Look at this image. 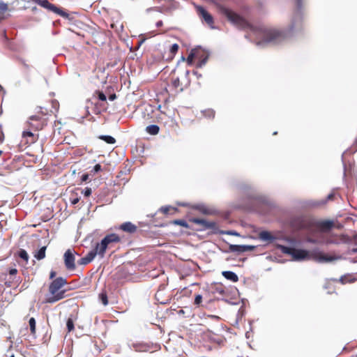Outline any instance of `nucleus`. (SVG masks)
Instances as JSON below:
<instances>
[{"instance_id": "30", "label": "nucleus", "mask_w": 357, "mask_h": 357, "mask_svg": "<svg viewBox=\"0 0 357 357\" xmlns=\"http://www.w3.org/2000/svg\"><path fill=\"white\" fill-rule=\"evenodd\" d=\"M68 331L70 332L74 329V324L71 319H68L66 323Z\"/></svg>"}, {"instance_id": "38", "label": "nucleus", "mask_w": 357, "mask_h": 357, "mask_svg": "<svg viewBox=\"0 0 357 357\" xmlns=\"http://www.w3.org/2000/svg\"><path fill=\"white\" fill-rule=\"evenodd\" d=\"M175 223L176 225H181V226H186L187 225L186 222L184 220H176Z\"/></svg>"}, {"instance_id": "46", "label": "nucleus", "mask_w": 357, "mask_h": 357, "mask_svg": "<svg viewBox=\"0 0 357 357\" xmlns=\"http://www.w3.org/2000/svg\"><path fill=\"white\" fill-rule=\"evenodd\" d=\"M353 149H354V152H356L357 151V139L355 140L353 144Z\"/></svg>"}, {"instance_id": "42", "label": "nucleus", "mask_w": 357, "mask_h": 357, "mask_svg": "<svg viewBox=\"0 0 357 357\" xmlns=\"http://www.w3.org/2000/svg\"><path fill=\"white\" fill-rule=\"evenodd\" d=\"M178 84H179V79L176 78L173 81V85L174 87H178Z\"/></svg>"}, {"instance_id": "4", "label": "nucleus", "mask_w": 357, "mask_h": 357, "mask_svg": "<svg viewBox=\"0 0 357 357\" xmlns=\"http://www.w3.org/2000/svg\"><path fill=\"white\" fill-rule=\"evenodd\" d=\"M26 2H31L33 1L36 3V4L40 6L41 7L54 13L59 15H60L62 17H64L66 19L69 18V14L61 9L60 8L56 6L54 4L51 3L48 0H24Z\"/></svg>"}, {"instance_id": "36", "label": "nucleus", "mask_w": 357, "mask_h": 357, "mask_svg": "<svg viewBox=\"0 0 357 357\" xmlns=\"http://www.w3.org/2000/svg\"><path fill=\"white\" fill-rule=\"evenodd\" d=\"M178 50V45L177 44H173L171 47V52L175 53Z\"/></svg>"}, {"instance_id": "39", "label": "nucleus", "mask_w": 357, "mask_h": 357, "mask_svg": "<svg viewBox=\"0 0 357 357\" xmlns=\"http://www.w3.org/2000/svg\"><path fill=\"white\" fill-rule=\"evenodd\" d=\"M100 169H101V166L99 164L96 165L93 167V172L95 173L98 172L99 171H100Z\"/></svg>"}, {"instance_id": "44", "label": "nucleus", "mask_w": 357, "mask_h": 357, "mask_svg": "<svg viewBox=\"0 0 357 357\" xmlns=\"http://www.w3.org/2000/svg\"><path fill=\"white\" fill-rule=\"evenodd\" d=\"M227 234L233 235V236H238L239 235L238 233H237L236 231H229L227 232Z\"/></svg>"}, {"instance_id": "21", "label": "nucleus", "mask_w": 357, "mask_h": 357, "mask_svg": "<svg viewBox=\"0 0 357 357\" xmlns=\"http://www.w3.org/2000/svg\"><path fill=\"white\" fill-rule=\"evenodd\" d=\"M160 128L157 125H150L146 128V131L152 135H157L159 132Z\"/></svg>"}, {"instance_id": "35", "label": "nucleus", "mask_w": 357, "mask_h": 357, "mask_svg": "<svg viewBox=\"0 0 357 357\" xmlns=\"http://www.w3.org/2000/svg\"><path fill=\"white\" fill-rule=\"evenodd\" d=\"M92 190L90 188H86L84 191V195L85 197H89L91 195Z\"/></svg>"}, {"instance_id": "22", "label": "nucleus", "mask_w": 357, "mask_h": 357, "mask_svg": "<svg viewBox=\"0 0 357 357\" xmlns=\"http://www.w3.org/2000/svg\"><path fill=\"white\" fill-rule=\"evenodd\" d=\"M8 10L6 3L0 2V21L6 18V13Z\"/></svg>"}, {"instance_id": "16", "label": "nucleus", "mask_w": 357, "mask_h": 357, "mask_svg": "<svg viewBox=\"0 0 357 357\" xmlns=\"http://www.w3.org/2000/svg\"><path fill=\"white\" fill-rule=\"evenodd\" d=\"M22 137L27 139V143L33 144L38 139V135H34L31 131H24L22 132Z\"/></svg>"}, {"instance_id": "54", "label": "nucleus", "mask_w": 357, "mask_h": 357, "mask_svg": "<svg viewBox=\"0 0 357 357\" xmlns=\"http://www.w3.org/2000/svg\"><path fill=\"white\" fill-rule=\"evenodd\" d=\"M85 110H86V116L88 115L89 114V112L88 110V107H85Z\"/></svg>"}, {"instance_id": "17", "label": "nucleus", "mask_w": 357, "mask_h": 357, "mask_svg": "<svg viewBox=\"0 0 357 357\" xmlns=\"http://www.w3.org/2000/svg\"><path fill=\"white\" fill-rule=\"evenodd\" d=\"M305 241L313 244H321V232H317L312 236H307Z\"/></svg>"}, {"instance_id": "27", "label": "nucleus", "mask_w": 357, "mask_h": 357, "mask_svg": "<svg viewBox=\"0 0 357 357\" xmlns=\"http://www.w3.org/2000/svg\"><path fill=\"white\" fill-rule=\"evenodd\" d=\"M29 324L30 326V330L32 334H35L36 333V320L33 317L30 318L29 321Z\"/></svg>"}, {"instance_id": "51", "label": "nucleus", "mask_w": 357, "mask_h": 357, "mask_svg": "<svg viewBox=\"0 0 357 357\" xmlns=\"http://www.w3.org/2000/svg\"><path fill=\"white\" fill-rule=\"evenodd\" d=\"M333 194L331 193L328 195L327 199H328V200H331L333 199Z\"/></svg>"}, {"instance_id": "56", "label": "nucleus", "mask_w": 357, "mask_h": 357, "mask_svg": "<svg viewBox=\"0 0 357 357\" xmlns=\"http://www.w3.org/2000/svg\"><path fill=\"white\" fill-rule=\"evenodd\" d=\"M143 42H144V40H140L139 42L138 47H139L143 43Z\"/></svg>"}, {"instance_id": "25", "label": "nucleus", "mask_w": 357, "mask_h": 357, "mask_svg": "<svg viewBox=\"0 0 357 357\" xmlns=\"http://www.w3.org/2000/svg\"><path fill=\"white\" fill-rule=\"evenodd\" d=\"M98 138L105 141L107 144H113L116 142V139L113 137L109 135H100Z\"/></svg>"}, {"instance_id": "9", "label": "nucleus", "mask_w": 357, "mask_h": 357, "mask_svg": "<svg viewBox=\"0 0 357 357\" xmlns=\"http://www.w3.org/2000/svg\"><path fill=\"white\" fill-rule=\"evenodd\" d=\"M312 258L314 261L319 263H328L333 261L340 259V257L330 256L323 252H315L312 255Z\"/></svg>"}, {"instance_id": "10", "label": "nucleus", "mask_w": 357, "mask_h": 357, "mask_svg": "<svg viewBox=\"0 0 357 357\" xmlns=\"http://www.w3.org/2000/svg\"><path fill=\"white\" fill-rule=\"evenodd\" d=\"M192 222L201 227L202 229H215L216 223L202 218H193Z\"/></svg>"}, {"instance_id": "3", "label": "nucleus", "mask_w": 357, "mask_h": 357, "mask_svg": "<svg viewBox=\"0 0 357 357\" xmlns=\"http://www.w3.org/2000/svg\"><path fill=\"white\" fill-rule=\"evenodd\" d=\"M280 250L284 254L291 255L295 261H303L310 259V253L307 250L296 249L285 245H279Z\"/></svg>"}, {"instance_id": "40", "label": "nucleus", "mask_w": 357, "mask_h": 357, "mask_svg": "<svg viewBox=\"0 0 357 357\" xmlns=\"http://www.w3.org/2000/svg\"><path fill=\"white\" fill-rule=\"evenodd\" d=\"M17 273V270L16 268H11L9 270V274L10 276L15 275Z\"/></svg>"}, {"instance_id": "60", "label": "nucleus", "mask_w": 357, "mask_h": 357, "mask_svg": "<svg viewBox=\"0 0 357 357\" xmlns=\"http://www.w3.org/2000/svg\"><path fill=\"white\" fill-rule=\"evenodd\" d=\"M10 357H15L14 355L10 356Z\"/></svg>"}, {"instance_id": "15", "label": "nucleus", "mask_w": 357, "mask_h": 357, "mask_svg": "<svg viewBox=\"0 0 357 357\" xmlns=\"http://www.w3.org/2000/svg\"><path fill=\"white\" fill-rule=\"evenodd\" d=\"M96 255H98L100 256L101 258H103L104 257V254H101L100 252H99V249H98V246L97 245H96L94 249H93L92 250H91L86 256H85V258L87 259L88 261L90 263L91 262L93 259L95 258V257Z\"/></svg>"}, {"instance_id": "47", "label": "nucleus", "mask_w": 357, "mask_h": 357, "mask_svg": "<svg viewBox=\"0 0 357 357\" xmlns=\"http://www.w3.org/2000/svg\"><path fill=\"white\" fill-rule=\"evenodd\" d=\"M55 275H56V272L54 271H52L50 272V278L52 279V278H54L55 277Z\"/></svg>"}, {"instance_id": "33", "label": "nucleus", "mask_w": 357, "mask_h": 357, "mask_svg": "<svg viewBox=\"0 0 357 357\" xmlns=\"http://www.w3.org/2000/svg\"><path fill=\"white\" fill-rule=\"evenodd\" d=\"M202 296L199 294L197 295L195 298V304L199 305L202 303Z\"/></svg>"}, {"instance_id": "5", "label": "nucleus", "mask_w": 357, "mask_h": 357, "mask_svg": "<svg viewBox=\"0 0 357 357\" xmlns=\"http://www.w3.org/2000/svg\"><path fill=\"white\" fill-rule=\"evenodd\" d=\"M347 238L344 235L338 236L332 233H321V244H340L345 243Z\"/></svg>"}, {"instance_id": "23", "label": "nucleus", "mask_w": 357, "mask_h": 357, "mask_svg": "<svg viewBox=\"0 0 357 357\" xmlns=\"http://www.w3.org/2000/svg\"><path fill=\"white\" fill-rule=\"evenodd\" d=\"M204 53L202 52V51L200 50V52H199V56L197 58L199 59V63H197V67H202L204 65H205V63H206L207 61V59H208V54H206L204 55V58H202V56H204Z\"/></svg>"}, {"instance_id": "49", "label": "nucleus", "mask_w": 357, "mask_h": 357, "mask_svg": "<svg viewBox=\"0 0 357 357\" xmlns=\"http://www.w3.org/2000/svg\"><path fill=\"white\" fill-rule=\"evenodd\" d=\"M115 98H116L115 94H112V95L109 96V100H112V101L114 100Z\"/></svg>"}, {"instance_id": "37", "label": "nucleus", "mask_w": 357, "mask_h": 357, "mask_svg": "<svg viewBox=\"0 0 357 357\" xmlns=\"http://www.w3.org/2000/svg\"><path fill=\"white\" fill-rule=\"evenodd\" d=\"M170 209V207L169 206H163L160 208V211L165 213V214H167L169 213V211Z\"/></svg>"}, {"instance_id": "14", "label": "nucleus", "mask_w": 357, "mask_h": 357, "mask_svg": "<svg viewBox=\"0 0 357 357\" xmlns=\"http://www.w3.org/2000/svg\"><path fill=\"white\" fill-rule=\"evenodd\" d=\"M119 229L125 232L133 234L136 232L137 227L130 222H126L120 225Z\"/></svg>"}, {"instance_id": "24", "label": "nucleus", "mask_w": 357, "mask_h": 357, "mask_svg": "<svg viewBox=\"0 0 357 357\" xmlns=\"http://www.w3.org/2000/svg\"><path fill=\"white\" fill-rule=\"evenodd\" d=\"M46 247H42L34 255L38 260H41L45 257Z\"/></svg>"}, {"instance_id": "11", "label": "nucleus", "mask_w": 357, "mask_h": 357, "mask_svg": "<svg viewBox=\"0 0 357 357\" xmlns=\"http://www.w3.org/2000/svg\"><path fill=\"white\" fill-rule=\"evenodd\" d=\"M255 248L254 245H229V251L231 252L243 253L248 251H252Z\"/></svg>"}, {"instance_id": "32", "label": "nucleus", "mask_w": 357, "mask_h": 357, "mask_svg": "<svg viewBox=\"0 0 357 357\" xmlns=\"http://www.w3.org/2000/svg\"><path fill=\"white\" fill-rule=\"evenodd\" d=\"M78 264L79 265H86L88 264L89 262L88 261L87 259L85 258V257L81 258L78 261H77Z\"/></svg>"}, {"instance_id": "20", "label": "nucleus", "mask_w": 357, "mask_h": 357, "mask_svg": "<svg viewBox=\"0 0 357 357\" xmlns=\"http://www.w3.org/2000/svg\"><path fill=\"white\" fill-rule=\"evenodd\" d=\"M259 237L263 241H273L274 240V237L266 231H261L259 234Z\"/></svg>"}, {"instance_id": "29", "label": "nucleus", "mask_w": 357, "mask_h": 357, "mask_svg": "<svg viewBox=\"0 0 357 357\" xmlns=\"http://www.w3.org/2000/svg\"><path fill=\"white\" fill-rule=\"evenodd\" d=\"M19 257L24 259L26 262L28 261L29 259V255L26 250H20L18 253Z\"/></svg>"}, {"instance_id": "6", "label": "nucleus", "mask_w": 357, "mask_h": 357, "mask_svg": "<svg viewBox=\"0 0 357 357\" xmlns=\"http://www.w3.org/2000/svg\"><path fill=\"white\" fill-rule=\"evenodd\" d=\"M120 241L121 238L117 234H110L107 235L102 239L100 243H98L96 245L98 246L99 252L105 255L106 250L109 248L110 244L119 243Z\"/></svg>"}, {"instance_id": "43", "label": "nucleus", "mask_w": 357, "mask_h": 357, "mask_svg": "<svg viewBox=\"0 0 357 357\" xmlns=\"http://www.w3.org/2000/svg\"><path fill=\"white\" fill-rule=\"evenodd\" d=\"M347 276H344V277H341L340 279V281L342 283V284H344L346 282H347Z\"/></svg>"}, {"instance_id": "2", "label": "nucleus", "mask_w": 357, "mask_h": 357, "mask_svg": "<svg viewBox=\"0 0 357 357\" xmlns=\"http://www.w3.org/2000/svg\"><path fill=\"white\" fill-rule=\"evenodd\" d=\"M67 284V281L62 277L54 279L49 286V294L46 295L45 303H54L65 297V290L61 289Z\"/></svg>"}, {"instance_id": "1", "label": "nucleus", "mask_w": 357, "mask_h": 357, "mask_svg": "<svg viewBox=\"0 0 357 357\" xmlns=\"http://www.w3.org/2000/svg\"><path fill=\"white\" fill-rule=\"evenodd\" d=\"M296 10L294 12L288 30H282L264 25L254 26L241 16L226 7H220V13L229 21L240 29H248L250 32L245 37L250 38L258 46L278 45L284 41L293 32L301 28L302 0H296Z\"/></svg>"}, {"instance_id": "55", "label": "nucleus", "mask_w": 357, "mask_h": 357, "mask_svg": "<svg viewBox=\"0 0 357 357\" xmlns=\"http://www.w3.org/2000/svg\"><path fill=\"white\" fill-rule=\"evenodd\" d=\"M8 340L10 342V343L12 344L13 343V341H12V337L11 336H9L8 337Z\"/></svg>"}, {"instance_id": "45", "label": "nucleus", "mask_w": 357, "mask_h": 357, "mask_svg": "<svg viewBox=\"0 0 357 357\" xmlns=\"http://www.w3.org/2000/svg\"><path fill=\"white\" fill-rule=\"evenodd\" d=\"M79 198H75L71 200V204L73 205H75L79 202Z\"/></svg>"}, {"instance_id": "19", "label": "nucleus", "mask_w": 357, "mask_h": 357, "mask_svg": "<svg viewBox=\"0 0 357 357\" xmlns=\"http://www.w3.org/2000/svg\"><path fill=\"white\" fill-rule=\"evenodd\" d=\"M200 49H195L191 51L189 56L187 58V62L188 64H192L193 60L199 56Z\"/></svg>"}, {"instance_id": "41", "label": "nucleus", "mask_w": 357, "mask_h": 357, "mask_svg": "<svg viewBox=\"0 0 357 357\" xmlns=\"http://www.w3.org/2000/svg\"><path fill=\"white\" fill-rule=\"evenodd\" d=\"M89 178V175L87 174H84L82 177H81V180L82 182H85L88 180Z\"/></svg>"}, {"instance_id": "52", "label": "nucleus", "mask_w": 357, "mask_h": 357, "mask_svg": "<svg viewBox=\"0 0 357 357\" xmlns=\"http://www.w3.org/2000/svg\"><path fill=\"white\" fill-rule=\"evenodd\" d=\"M210 317H211L212 319H219V317L215 316V315H211Z\"/></svg>"}, {"instance_id": "58", "label": "nucleus", "mask_w": 357, "mask_h": 357, "mask_svg": "<svg viewBox=\"0 0 357 357\" xmlns=\"http://www.w3.org/2000/svg\"><path fill=\"white\" fill-rule=\"evenodd\" d=\"M222 342V340L219 338L218 340V344H220Z\"/></svg>"}, {"instance_id": "53", "label": "nucleus", "mask_w": 357, "mask_h": 357, "mask_svg": "<svg viewBox=\"0 0 357 357\" xmlns=\"http://www.w3.org/2000/svg\"><path fill=\"white\" fill-rule=\"evenodd\" d=\"M202 211L203 213H209V212H208V210H206V208H203V209L202 210Z\"/></svg>"}, {"instance_id": "57", "label": "nucleus", "mask_w": 357, "mask_h": 357, "mask_svg": "<svg viewBox=\"0 0 357 357\" xmlns=\"http://www.w3.org/2000/svg\"><path fill=\"white\" fill-rule=\"evenodd\" d=\"M357 252V248H354V249L352 250V252H353V253H355V252Z\"/></svg>"}, {"instance_id": "28", "label": "nucleus", "mask_w": 357, "mask_h": 357, "mask_svg": "<svg viewBox=\"0 0 357 357\" xmlns=\"http://www.w3.org/2000/svg\"><path fill=\"white\" fill-rule=\"evenodd\" d=\"M19 281H20L19 279L15 280V278H10V280L6 281L5 284L8 287H11L14 284H17L19 283Z\"/></svg>"}, {"instance_id": "34", "label": "nucleus", "mask_w": 357, "mask_h": 357, "mask_svg": "<svg viewBox=\"0 0 357 357\" xmlns=\"http://www.w3.org/2000/svg\"><path fill=\"white\" fill-rule=\"evenodd\" d=\"M98 99L102 101H105L107 98L106 96L103 93V92L98 91Z\"/></svg>"}, {"instance_id": "31", "label": "nucleus", "mask_w": 357, "mask_h": 357, "mask_svg": "<svg viewBox=\"0 0 357 357\" xmlns=\"http://www.w3.org/2000/svg\"><path fill=\"white\" fill-rule=\"evenodd\" d=\"M204 115L209 118H211V117L213 118L215 116V112L212 109H208V110L204 112Z\"/></svg>"}, {"instance_id": "7", "label": "nucleus", "mask_w": 357, "mask_h": 357, "mask_svg": "<svg viewBox=\"0 0 357 357\" xmlns=\"http://www.w3.org/2000/svg\"><path fill=\"white\" fill-rule=\"evenodd\" d=\"M197 13L202 23L207 24L211 29H215L213 16L202 6H195Z\"/></svg>"}, {"instance_id": "50", "label": "nucleus", "mask_w": 357, "mask_h": 357, "mask_svg": "<svg viewBox=\"0 0 357 357\" xmlns=\"http://www.w3.org/2000/svg\"><path fill=\"white\" fill-rule=\"evenodd\" d=\"M31 11L33 13H36L38 11V8L36 6H33L32 8H31Z\"/></svg>"}, {"instance_id": "18", "label": "nucleus", "mask_w": 357, "mask_h": 357, "mask_svg": "<svg viewBox=\"0 0 357 357\" xmlns=\"http://www.w3.org/2000/svg\"><path fill=\"white\" fill-rule=\"evenodd\" d=\"M222 274L227 280L231 282H236L238 280V275L232 271H223Z\"/></svg>"}, {"instance_id": "8", "label": "nucleus", "mask_w": 357, "mask_h": 357, "mask_svg": "<svg viewBox=\"0 0 357 357\" xmlns=\"http://www.w3.org/2000/svg\"><path fill=\"white\" fill-rule=\"evenodd\" d=\"M27 124L30 128L35 130H42L45 126H46L47 121L45 119L37 115H32L29 118Z\"/></svg>"}, {"instance_id": "12", "label": "nucleus", "mask_w": 357, "mask_h": 357, "mask_svg": "<svg viewBox=\"0 0 357 357\" xmlns=\"http://www.w3.org/2000/svg\"><path fill=\"white\" fill-rule=\"evenodd\" d=\"M75 257L73 253L70 250H68L66 251L64 254V262L65 266L68 270H73L75 268Z\"/></svg>"}, {"instance_id": "59", "label": "nucleus", "mask_w": 357, "mask_h": 357, "mask_svg": "<svg viewBox=\"0 0 357 357\" xmlns=\"http://www.w3.org/2000/svg\"><path fill=\"white\" fill-rule=\"evenodd\" d=\"M2 153H3L2 151H0V155L2 154Z\"/></svg>"}, {"instance_id": "26", "label": "nucleus", "mask_w": 357, "mask_h": 357, "mask_svg": "<svg viewBox=\"0 0 357 357\" xmlns=\"http://www.w3.org/2000/svg\"><path fill=\"white\" fill-rule=\"evenodd\" d=\"M99 299L100 300V301L102 302V303L104 305H107L108 304V299H107V293L105 291H102L99 294Z\"/></svg>"}, {"instance_id": "13", "label": "nucleus", "mask_w": 357, "mask_h": 357, "mask_svg": "<svg viewBox=\"0 0 357 357\" xmlns=\"http://www.w3.org/2000/svg\"><path fill=\"white\" fill-rule=\"evenodd\" d=\"M334 223L331 220H324L319 222L318 227L319 229V232L326 233L328 231L331 230L333 227Z\"/></svg>"}, {"instance_id": "48", "label": "nucleus", "mask_w": 357, "mask_h": 357, "mask_svg": "<svg viewBox=\"0 0 357 357\" xmlns=\"http://www.w3.org/2000/svg\"><path fill=\"white\" fill-rule=\"evenodd\" d=\"M155 25H156L157 27H160V26H162V22L161 20H160V21L156 22Z\"/></svg>"}]
</instances>
